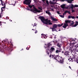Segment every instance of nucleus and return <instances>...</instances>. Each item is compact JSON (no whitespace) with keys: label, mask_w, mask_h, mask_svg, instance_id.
Listing matches in <instances>:
<instances>
[{"label":"nucleus","mask_w":78,"mask_h":78,"mask_svg":"<svg viewBox=\"0 0 78 78\" xmlns=\"http://www.w3.org/2000/svg\"><path fill=\"white\" fill-rule=\"evenodd\" d=\"M31 0H25L23 2L24 4H25L26 5H28L29 6L30 8H31L33 7L34 9L32 10H31L30 11H33L34 13H36V12H41V10H42V9H40L41 10H37L34 6V5H29L31 3Z\"/></svg>","instance_id":"1"},{"label":"nucleus","mask_w":78,"mask_h":78,"mask_svg":"<svg viewBox=\"0 0 78 78\" xmlns=\"http://www.w3.org/2000/svg\"><path fill=\"white\" fill-rule=\"evenodd\" d=\"M51 45H52V44L50 43H48V45L45 44L44 47L45 48H46V52L48 55L49 54L50 52L51 53V52H53L55 50V48L53 47L51 48L50 50L49 49Z\"/></svg>","instance_id":"2"},{"label":"nucleus","mask_w":78,"mask_h":78,"mask_svg":"<svg viewBox=\"0 0 78 78\" xmlns=\"http://www.w3.org/2000/svg\"><path fill=\"white\" fill-rule=\"evenodd\" d=\"M51 56H52L53 59H54L57 60V61H58L61 64L64 63V59H63L62 57H59L58 55L55 56V55H53L52 56L51 55L49 56L50 58H51Z\"/></svg>","instance_id":"3"},{"label":"nucleus","mask_w":78,"mask_h":78,"mask_svg":"<svg viewBox=\"0 0 78 78\" xmlns=\"http://www.w3.org/2000/svg\"><path fill=\"white\" fill-rule=\"evenodd\" d=\"M39 18L41 19V22L44 23H45L46 25H52L50 20H48V19H45L44 17L42 16H40L39 17Z\"/></svg>","instance_id":"4"},{"label":"nucleus","mask_w":78,"mask_h":78,"mask_svg":"<svg viewBox=\"0 0 78 78\" xmlns=\"http://www.w3.org/2000/svg\"><path fill=\"white\" fill-rule=\"evenodd\" d=\"M70 43L73 44V47H75V48L78 47V44L76 42H75V40L73 39H71L70 40Z\"/></svg>","instance_id":"5"},{"label":"nucleus","mask_w":78,"mask_h":78,"mask_svg":"<svg viewBox=\"0 0 78 78\" xmlns=\"http://www.w3.org/2000/svg\"><path fill=\"white\" fill-rule=\"evenodd\" d=\"M57 46L59 48H58L56 51L55 52H56V53H59V52H61V51L62 49H61V47L62 46V44H61L60 43H58L57 44Z\"/></svg>","instance_id":"6"},{"label":"nucleus","mask_w":78,"mask_h":78,"mask_svg":"<svg viewBox=\"0 0 78 78\" xmlns=\"http://www.w3.org/2000/svg\"><path fill=\"white\" fill-rule=\"evenodd\" d=\"M1 2L2 5V6H4V7H2L1 8V12H3V9H5V2L3 1L2 0H1Z\"/></svg>","instance_id":"7"},{"label":"nucleus","mask_w":78,"mask_h":78,"mask_svg":"<svg viewBox=\"0 0 78 78\" xmlns=\"http://www.w3.org/2000/svg\"><path fill=\"white\" fill-rule=\"evenodd\" d=\"M72 23H71V25L73 27H76L77 25H78V22L77 21H76V24L75 25H73L74 24V23H73V21H72Z\"/></svg>","instance_id":"8"},{"label":"nucleus","mask_w":78,"mask_h":78,"mask_svg":"<svg viewBox=\"0 0 78 78\" xmlns=\"http://www.w3.org/2000/svg\"><path fill=\"white\" fill-rule=\"evenodd\" d=\"M68 22H69V20L66 21V23H64V25L63 26L64 28H66L68 26V24H67Z\"/></svg>","instance_id":"9"},{"label":"nucleus","mask_w":78,"mask_h":78,"mask_svg":"<svg viewBox=\"0 0 78 78\" xmlns=\"http://www.w3.org/2000/svg\"><path fill=\"white\" fill-rule=\"evenodd\" d=\"M62 53H63L64 55L66 56H68L69 55V52L67 51H66L65 52H64V51H62Z\"/></svg>","instance_id":"10"},{"label":"nucleus","mask_w":78,"mask_h":78,"mask_svg":"<svg viewBox=\"0 0 78 78\" xmlns=\"http://www.w3.org/2000/svg\"><path fill=\"white\" fill-rule=\"evenodd\" d=\"M60 0V1H61V2H64V1H66L68 3H72V1L70 0Z\"/></svg>","instance_id":"11"},{"label":"nucleus","mask_w":78,"mask_h":78,"mask_svg":"<svg viewBox=\"0 0 78 78\" xmlns=\"http://www.w3.org/2000/svg\"><path fill=\"white\" fill-rule=\"evenodd\" d=\"M53 0V1H56V2H53L51 1H50L49 3H50V4H54V5H55V4H58L57 3H56L57 1H58V0Z\"/></svg>","instance_id":"12"},{"label":"nucleus","mask_w":78,"mask_h":78,"mask_svg":"<svg viewBox=\"0 0 78 78\" xmlns=\"http://www.w3.org/2000/svg\"><path fill=\"white\" fill-rule=\"evenodd\" d=\"M41 36L43 39L44 38V39H46L47 37V36L46 35H45L43 34H41Z\"/></svg>","instance_id":"13"},{"label":"nucleus","mask_w":78,"mask_h":78,"mask_svg":"<svg viewBox=\"0 0 78 78\" xmlns=\"http://www.w3.org/2000/svg\"><path fill=\"white\" fill-rule=\"evenodd\" d=\"M61 6L62 9H65L66 8V5L63 4L62 5H61Z\"/></svg>","instance_id":"14"},{"label":"nucleus","mask_w":78,"mask_h":78,"mask_svg":"<svg viewBox=\"0 0 78 78\" xmlns=\"http://www.w3.org/2000/svg\"><path fill=\"white\" fill-rule=\"evenodd\" d=\"M51 19L53 20V21H57V20L56 19L54 18V17L52 16H51Z\"/></svg>","instance_id":"15"},{"label":"nucleus","mask_w":78,"mask_h":78,"mask_svg":"<svg viewBox=\"0 0 78 78\" xmlns=\"http://www.w3.org/2000/svg\"><path fill=\"white\" fill-rule=\"evenodd\" d=\"M45 12L46 14H48L49 16H51V13H50V12L49 11H46Z\"/></svg>","instance_id":"16"},{"label":"nucleus","mask_w":78,"mask_h":78,"mask_svg":"<svg viewBox=\"0 0 78 78\" xmlns=\"http://www.w3.org/2000/svg\"><path fill=\"white\" fill-rule=\"evenodd\" d=\"M58 27V26L56 24H55L53 26V28H56Z\"/></svg>","instance_id":"17"},{"label":"nucleus","mask_w":78,"mask_h":78,"mask_svg":"<svg viewBox=\"0 0 78 78\" xmlns=\"http://www.w3.org/2000/svg\"><path fill=\"white\" fill-rule=\"evenodd\" d=\"M68 12V11H66L64 13H63V16H64V15H65V14H66V13H67V12Z\"/></svg>","instance_id":"18"},{"label":"nucleus","mask_w":78,"mask_h":78,"mask_svg":"<svg viewBox=\"0 0 78 78\" xmlns=\"http://www.w3.org/2000/svg\"><path fill=\"white\" fill-rule=\"evenodd\" d=\"M61 17H62V18H64V16L62 15H59Z\"/></svg>","instance_id":"19"},{"label":"nucleus","mask_w":78,"mask_h":78,"mask_svg":"<svg viewBox=\"0 0 78 78\" xmlns=\"http://www.w3.org/2000/svg\"><path fill=\"white\" fill-rule=\"evenodd\" d=\"M63 25V24L62 23L61 24H58V27H61Z\"/></svg>","instance_id":"20"},{"label":"nucleus","mask_w":78,"mask_h":78,"mask_svg":"<svg viewBox=\"0 0 78 78\" xmlns=\"http://www.w3.org/2000/svg\"><path fill=\"white\" fill-rule=\"evenodd\" d=\"M74 5H73V4H71V8L73 9V8H74Z\"/></svg>","instance_id":"21"},{"label":"nucleus","mask_w":78,"mask_h":78,"mask_svg":"<svg viewBox=\"0 0 78 78\" xmlns=\"http://www.w3.org/2000/svg\"><path fill=\"white\" fill-rule=\"evenodd\" d=\"M2 13H0V18H2Z\"/></svg>","instance_id":"22"},{"label":"nucleus","mask_w":78,"mask_h":78,"mask_svg":"<svg viewBox=\"0 0 78 78\" xmlns=\"http://www.w3.org/2000/svg\"><path fill=\"white\" fill-rule=\"evenodd\" d=\"M46 3L47 5H49V3H48V0L46 1Z\"/></svg>","instance_id":"23"},{"label":"nucleus","mask_w":78,"mask_h":78,"mask_svg":"<svg viewBox=\"0 0 78 78\" xmlns=\"http://www.w3.org/2000/svg\"><path fill=\"white\" fill-rule=\"evenodd\" d=\"M78 7V5H74V8H76V7Z\"/></svg>","instance_id":"24"},{"label":"nucleus","mask_w":78,"mask_h":78,"mask_svg":"<svg viewBox=\"0 0 78 78\" xmlns=\"http://www.w3.org/2000/svg\"><path fill=\"white\" fill-rule=\"evenodd\" d=\"M54 37V35H53L52 36H51L50 37H49V38H51V39H52L53 37Z\"/></svg>","instance_id":"25"},{"label":"nucleus","mask_w":78,"mask_h":78,"mask_svg":"<svg viewBox=\"0 0 78 78\" xmlns=\"http://www.w3.org/2000/svg\"><path fill=\"white\" fill-rule=\"evenodd\" d=\"M34 1L35 3H37L39 1V0H34Z\"/></svg>","instance_id":"26"},{"label":"nucleus","mask_w":78,"mask_h":78,"mask_svg":"<svg viewBox=\"0 0 78 78\" xmlns=\"http://www.w3.org/2000/svg\"><path fill=\"white\" fill-rule=\"evenodd\" d=\"M71 18H72V19H75V16H71Z\"/></svg>","instance_id":"27"},{"label":"nucleus","mask_w":78,"mask_h":78,"mask_svg":"<svg viewBox=\"0 0 78 78\" xmlns=\"http://www.w3.org/2000/svg\"><path fill=\"white\" fill-rule=\"evenodd\" d=\"M71 18V16H69L68 17V19H70Z\"/></svg>","instance_id":"28"},{"label":"nucleus","mask_w":78,"mask_h":78,"mask_svg":"<svg viewBox=\"0 0 78 78\" xmlns=\"http://www.w3.org/2000/svg\"><path fill=\"white\" fill-rule=\"evenodd\" d=\"M34 25L33 26L34 27L35 26H36L37 25V24H36V23H34Z\"/></svg>","instance_id":"29"},{"label":"nucleus","mask_w":78,"mask_h":78,"mask_svg":"<svg viewBox=\"0 0 78 78\" xmlns=\"http://www.w3.org/2000/svg\"><path fill=\"white\" fill-rule=\"evenodd\" d=\"M54 30H55V28H52V31H54Z\"/></svg>","instance_id":"30"},{"label":"nucleus","mask_w":78,"mask_h":78,"mask_svg":"<svg viewBox=\"0 0 78 78\" xmlns=\"http://www.w3.org/2000/svg\"><path fill=\"white\" fill-rule=\"evenodd\" d=\"M37 33V31L36 30L35 31V33L36 34Z\"/></svg>","instance_id":"31"},{"label":"nucleus","mask_w":78,"mask_h":78,"mask_svg":"<svg viewBox=\"0 0 78 78\" xmlns=\"http://www.w3.org/2000/svg\"><path fill=\"white\" fill-rule=\"evenodd\" d=\"M58 14H60V13H59V11L57 12Z\"/></svg>","instance_id":"32"},{"label":"nucleus","mask_w":78,"mask_h":78,"mask_svg":"<svg viewBox=\"0 0 78 78\" xmlns=\"http://www.w3.org/2000/svg\"><path fill=\"white\" fill-rule=\"evenodd\" d=\"M27 10H30V9L28 8H27L26 9Z\"/></svg>","instance_id":"33"},{"label":"nucleus","mask_w":78,"mask_h":78,"mask_svg":"<svg viewBox=\"0 0 78 78\" xmlns=\"http://www.w3.org/2000/svg\"><path fill=\"white\" fill-rule=\"evenodd\" d=\"M27 50H29V48H26Z\"/></svg>","instance_id":"34"},{"label":"nucleus","mask_w":78,"mask_h":78,"mask_svg":"<svg viewBox=\"0 0 78 78\" xmlns=\"http://www.w3.org/2000/svg\"><path fill=\"white\" fill-rule=\"evenodd\" d=\"M6 19L8 20V19H9V18H8V17H6Z\"/></svg>","instance_id":"35"},{"label":"nucleus","mask_w":78,"mask_h":78,"mask_svg":"<svg viewBox=\"0 0 78 78\" xmlns=\"http://www.w3.org/2000/svg\"><path fill=\"white\" fill-rule=\"evenodd\" d=\"M1 23H2V22L0 21V26L1 25Z\"/></svg>","instance_id":"36"},{"label":"nucleus","mask_w":78,"mask_h":78,"mask_svg":"<svg viewBox=\"0 0 78 78\" xmlns=\"http://www.w3.org/2000/svg\"><path fill=\"white\" fill-rule=\"evenodd\" d=\"M72 12H74V10L73 9L72 10Z\"/></svg>","instance_id":"37"},{"label":"nucleus","mask_w":78,"mask_h":78,"mask_svg":"<svg viewBox=\"0 0 78 78\" xmlns=\"http://www.w3.org/2000/svg\"><path fill=\"white\" fill-rule=\"evenodd\" d=\"M54 30L55 31H56V29H55V30Z\"/></svg>","instance_id":"38"},{"label":"nucleus","mask_w":78,"mask_h":78,"mask_svg":"<svg viewBox=\"0 0 78 78\" xmlns=\"http://www.w3.org/2000/svg\"><path fill=\"white\" fill-rule=\"evenodd\" d=\"M53 28H51V27H50V29H52V30L53 29Z\"/></svg>","instance_id":"39"},{"label":"nucleus","mask_w":78,"mask_h":78,"mask_svg":"<svg viewBox=\"0 0 78 78\" xmlns=\"http://www.w3.org/2000/svg\"><path fill=\"white\" fill-rule=\"evenodd\" d=\"M69 67L70 69H71V67H70V66H69Z\"/></svg>","instance_id":"40"},{"label":"nucleus","mask_w":78,"mask_h":78,"mask_svg":"<svg viewBox=\"0 0 78 78\" xmlns=\"http://www.w3.org/2000/svg\"><path fill=\"white\" fill-rule=\"evenodd\" d=\"M42 0L43 1V2H44V1H45V0Z\"/></svg>","instance_id":"41"},{"label":"nucleus","mask_w":78,"mask_h":78,"mask_svg":"<svg viewBox=\"0 0 78 78\" xmlns=\"http://www.w3.org/2000/svg\"><path fill=\"white\" fill-rule=\"evenodd\" d=\"M76 18H77V19H78V16L76 17Z\"/></svg>","instance_id":"42"},{"label":"nucleus","mask_w":78,"mask_h":78,"mask_svg":"<svg viewBox=\"0 0 78 78\" xmlns=\"http://www.w3.org/2000/svg\"><path fill=\"white\" fill-rule=\"evenodd\" d=\"M71 1H72H72H73V0H70Z\"/></svg>","instance_id":"43"},{"label":"nucleus","mask_w":78,"mask_h":78,"mask_svg":"<svg viewBox=\"0 0 78 78\" xmlns=\"http://www.w3.org/2000/svg\"><path fill=\"white\" fill-rule=\"evenodd\" d=\"M76 51H77V52H78V49Z\"/></svg>","instance_id":"44"},{"label":"nucleus","mask_w":78,"mask_h":78,"mask_svg":"<svg viewBox=\"0 0 78 78\" xmlns=\"http://www.w3.org/2000/svg\"><path fill=\"white\" fill-rule=\"evenodd\" d=\"M32 30H34V29H32Z\"/></svg>","instance_id":"45"},{"label":"nucleus","mask_w":78,"mask_h":78,"mask_svg":"<svg viewBox=\"0 0 78 78\" xmlns=\"http://www.w3.org/2000/svg\"><path fill=\"white\" fill-rule=\"evenodd\" d=\"M54 38L55 39V38H56V37H54Z\"/></svg>","instance_id":"46"},{"label":"nucleus","mask_w":78,"mask_h":78,"mask_svg":"<svg viewBox=\"0 0 78 78\" xmlns=\"http://www.w3.org/2000/svg\"><path fill=\"white\" fill-rule=\"evenodd\" d=\"M10 21H11V22H12V20H10Z\"/></svg>","instance_id":"47"},{"label":"nucleus","mask_w":78,"mask_h":78,"mask_svg":"<svg viewBox=\"0 0 78 78\" xmlns=\"http://www.w3.org/2000/svg\"><path fill=\"white\" fill-rule=\"evenodd\" d=\"M10 21H11V19H10Z\"/></svg>","instance_id":"48"},{"label":"nucleus","mask_w":78,"mask_h":78,"mask_svg":"<svg viewBox=\"0 0 78 78\" xmlns=\"http://www.w3.org/2000/svg\"><path fill=\"white\" fill-rule=\"evenodd\" d=\"M59 31H60V30H59Z\"/></svg>","instance_id":"49"}]
</instances>
